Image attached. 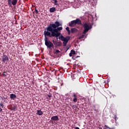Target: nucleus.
Segmentation results:
<instances>
[{
	"instance_id": "nucleus-18",
	"label": "nucleus",
	"mask_w": 129,
	"mask_h": 129,
	"mask_svg": "<svg viewBox=\"0 0 129 129\" xmlns=\"http://www.w3.org/2000/svg\"><path fill=\"white\" fill-rule=\"evenodd\" d=\"M85 37H86V35H85V34H84L79 37V39L81 40L82 39L85 38Z\"/></svg>"
},
{
	"instance_id": "nucleus-11",
	"label": "nucleus",
	"mask_w": 129,
	"mask_h": 129,
	"mask_svg": "<svg viewBox=\"0 0 129 129\" xmlns=\"http://www.w3.org/2000/svg\"><path fill=\"white\" fill-rule=\"evenodd\" d=\"M36 114L38 115H42L43 114V112L41 110H37Z\"/></svg>"
},
{
	"instance_id": "nucleus-30",
	"label": "nucleus",
	"mask_w": 129,
	"mask_h": 129,
	"mask_svg": "<svg viewBox=\"0 0 129 129\" xmlns=\"http://www.w3.org/2000/svg\"><path fill=\"white\" fill-rule=\"evenodd\" d=\"M0 111H3V109L0 107Z\"/></svg>"
},
{
	"instance_id": "nucleus-4",
	"label": "nucleus",
	"mask_w": 129,
	"mask_h": 129,
	"mask_svg": "<svg viewBox=\"0 0 129 129\" xmlns=\"http://www.w3.org/2000/svg\"><path fill=\"white\" fill-rule=\"evenodd\" d=\"M7 2L9 7H12V5L13 6H16L17 5L18 0H8Z\"/></svg>"
},
{
	"instance_id": "nucleus-8",
	"label": "nucleus",
	"mask_w": 129,
	"mask_h": 129,
	"mask_svg": "<svg viewBox=\"0 0 129 129\" xmlns=\"http://www.w3.org/2000/svg\"><path fill=\"white\" fill-rule=\"evenodd\" d=\"M73 96L74 97V99H73L74 102H77L78 99H77V95H76V94L74 93Z\"/></svg>"
},
{
	"instance_id": "nucleus-31",
	"label": "nucleus",
	"mask_w": 129,
	"mask_h": 129,
	"mask_svg": "<svg viewBox=\"0 0 129 129\" xmlns=\"http://www.w3.org/2000/svg\"><path fill=\"white\" fill-rule=\"evenodd\" d=\"M75 129H80V128H79V127H76Z\"/></svg>"
},
{
	"instance_id": "nucleus-3",
	"label": "nucleus",
	"mask_w": 129,
	"mask_h": 129,
	"mask_svg": "<svg viewBox=\"0 0 129 129\" xmlns=\"http://www.w3.org/2000/svg\"><path fill=\"white\" fill-rule=\"evenodd\" d=\"M83 28H84V31L83 32V34H86L89 30H91V29H92V26L89 25L88 23H85L83 25Z\"/></svg>"
},
{
	"instance_id": "nucleus-6",
	"label": "nucleus",
	"mask_w": 129,
	"mask_h": 129,
	"mask_svg": "<svg viewBox=\"0 0 129 129\" xmlns=\"http://www.w3.org/2000/svg\"><path fill=\"white\" fill-rule=\"evenodd\" d=\"M58 120H59V118L58 117V116L55 115L51 117L50 121L53 123V122H55V121H57Z\"/></svg>"
},
{
	"instance_id": "nucleus-1",
	"label": "nucleus",
	"mask_w": 129,
	"mask_h": 129,
	"mask_svg": "<svg viewBox=\"0 0 129 129\" xmlns=\"http://www.w3.org/2000/svg\"><path fill=\"white\" fill-rule=\"evenodd\" d=\"M60 26H62V24H60L59 21H55L54 23H50L46 27V31H44L45 45L48 49L53 48L54 44L50 40H48V37H47L49 38L54 37L58 40V37L61 36V33L59 32L63 30V27H60Z\"/></svg>"
},
{
	"instance_id": "nucleus-27",
	"label": "nucleus",
	"mask_w": 129,
	"mask_h": 129,
	"mask_svg": "<svg viewBox=\"0 0 129 129\" xmlns=\"http://www.w3.org/2000/svg\"><path fill=\"white\" fill-rule=\"evenodd\" d=\"M0 105L2 106V107H4V104L3 103H1Z\"/></svg>"
},
{
	"instance_id": "nucleus-17",
	"label": "nucleus",
	"mask_w": 129,
	"mask_h": 129,
	"mask_svg": "<svg viewBox=\"0 0 129 129\" xmlns=\"http://www.w3.org/2000/svg\"><path fill=\"white\" fill-rule=\"evenodd\" d=\"M52 3L55 5V6L58 5V4H57L58 3V1L57 0H52Z\"/></svg>"
},
{
	"instance_id": "nucleus-19",
	"label": "nucleus",
	"mask_w": 129,
	"mask_h": 129,
	"mask_svg": "<svg viewBox=\"0 0 129 129\" xmlns=\"http://www.w3.org/2000/svg\"><path fill=\"white\" fill-rule=\"evenodd\" d=\"M52 42H53V44L55 46H57V41H56V40H53Z\"/></svg>"
},
{
	"instance_id": "nucleus-9",
	"label": "nucleus",
	"mask_w": 129,
	"mask_h": 129,
	"mask_svg": "<svg viewBox=\"0 0 129 129\" xmlns=\"http://www.w3.org/2000/svg\"><path fill=\"white\" fill-rule=\"evenodd\" d=\"M75 26H76V24H75L74 20L72 21L70 23H69L70 27H75Z\"/></svg>"
},
{
	"instance_id": "nucleus-21",
	"label": "nucleus",
	"mask_w": 129,
	"mask_h": 129,
	"mask_svg": "<svg viewBox=\"0 0 129 129\" xmlns=\"http://www.w3.org/2000/svg\"><path fill=\"white\" fill-rule=\"evenodd\" d=\"M71 53L73 55H75V53H76L75 50H74L73 49H72V50H71Z\"/></svg>"
},
{
	"instance_id": "nucleus-12",
	"label": "nucleus",
	"mask_w": 129,
	"mask_h": 129,
	"mask_svg": "<svg viewBox=\"0 0 129 129\" xmlns=\"http://www.w3.org/2000/svg\"><path fill=\"white\" fill-rule=\"evenodd\" d=\"M71 33L72 34L77 33V29H76V28H72L71 29Z\"/></svg>"
},
{
	"instance_id": "nucleus-2",
	"label": "nucleus",
	"mask_w": 129,
	"mask_h": 129,
	"mask_svg": "<svg viewBox=\"0 0 129 129\" xmlns=\"http://www.w3.org/2000/svg\"><path fill=\"white\" fill-rule=\"evenodd\" d=\"M70 36H66V37L63 36V35H61V36H59L58 39L62 41V44L64 47H66L67 43H68L69 41L70 40Z\"/></svg>"
},
{
	"instance_id": "nucleus-7",
	"label": "nucleus",
	"mask_w": 129,
	"mask_h": 129,
	"mask_svg": "<svg viewBox=\"0 0 129 129\" xmlns=\"http://www.w3.org/2000/svg\"><path fill=\"white\" fill-rule=\"evenodd\" d=\"M75 22V24L76 25H81L82 23L81 22V21L79 19H77L76 20H74Z\"/></svg>"
},
{
	"instance_id": "nucleus-22",
	"label": "nucleus",
	"mask_w": 129,
	"mask_h": 129,
	"mask_svg": "<svg viewBox=\"0 0 129 129\" xmlns=\"http://www.w3.org/2000/svg\"><path fill=\"white\" fill-rule=\"evenodd\" d=\"M105 127H107V128H108V129H115V127H112V128H110L109 127H108L107 125H105Z\"/></svg>"
},
{
	"instance_id": "nucleus-26",
	"label": "nucleus",
	"mask_w": 129,
	"mask_h": 129,
	"mask_svg": "<svg viewBox=\"0 0 129 129\" xmlns=\"http://www.w3.org/2000/svg\"><path fill=\"white\" fill-rule=\"evenodd\" d=\"M68 35H70V34H71V31L70 30H69L68 31Z\"/></svg>"
},
{
	"instance_id": "nucleus-14",
	"label": "nucleus",
	"mask_w": 129,
	"mask_h": 129,
	"mask_svg": "<svg viewBox=\"0 0 129 129\" xmlns=\"http://www.w3.org/2000/svg\"><path fill=\"white\" fill-rule=\"evenodd\" d=\"M58 53H61V51L58 49H56L55 51H53V54H55V55H58Z\"/></svg>"
},
{
	"instance_id": "nucleus-13",
	"label": "nucleus",
	"mask_w": 129,
	"mask_h": 129,
	"mask_svg": "<svg viewBox=\"0 0 129 129\" xmlns=\"http://www.w3.org/2000/svg\"><path fill=\"white\" fill-rule=\"evenodd\" d=\"M50 13H54V12H56V8L52 7L49 9Z\"/></svg>"
},
{
	"instance_id": "nucleus-5",
	"label": "nucleus",
	"mask_w": 129,
	"mask_h": 129,
	"mask_svg": "<svg viewBox=\"0 0 129 129\" xmlns=\"http://www.w3.org/2000/svg\"><path fill=\"white\" fill-rule=\"evenodd\" d=\"M9 56L6 55V54H4L2 56V60L3 63H6V62H9Z\"/></svg>"
},
{
	"instance_id": "nucleus-16",
	"label": "nucleus",
	"mask_w": 129,
	"mask_h": 129,
	"mask_svg": "<svg viewBox=\"0 0 129 129\" xmlns=\"http://www.w3.org/2000/svg\"><path fill=\"white\" fill-rule=\"evenodd\" d=\"M56 46L57 47H61L62 46V42L61 41L57 42Z\"/></svg>"
},
{
	"instance_id": "nucleus-33",
	"label": "nucleus",
	"mask_w": 129,
	"mask_h": 129,
	"mask_svg": "<svg viewBox=\"0 0 129 129\" xmlns=\"http://www.w3.org/2000/svg\"><path fill=\"white\" fill-rule=\"evenodd\" d=\"M101 129H102V128H101Z\"/></svg>"
},
{
	"instance_id": "nucleus-25",
	"label": "nucleus",
	"mask_w": 129,
	"mask_h": 129,
	"mask_svg": "<svg viewBox=\"0 0 129 129\" xmlns=\"http://www.w3.org/2000/svg\"><path fill=\"white\" fill-rule=\"evenodd\" d=\"M35 12H36V14H38L39 13V12L38 11V10H37L36 9H35Z\"/></svg>"
},
{
	"instance_id": "nucleus-29",
	"label": "nucleus",
	"mask_w": 129,
	"mask_h": 129,
	"mask_svg": "<svg viewBox=\"0 0 129 129\" xmlns=\"http://www.w3.org/2000/svg\"><path fill=\"white\" fill-rule=\"evenodd\" d=\"M47 96L48 97H52V95H48Z\"/></svg>"
},
{
	"instance_id": "nucleus-10",
	"label": "nucleus",
	"mask_w": 129,
	"mask_h": 129,
	"mask_svg": "<svg viewBox=\"0 0 129 129\" xmlns=\"http://www.w3.org/2000/svg\"><path fill=\"white\" fill-rule=\"evenodd\" d=\"M17 97V96H16L14 94H10V98L11 99H13V100H15V99Z\"/></svg>"
},
{
	"instance_id": "nucleus-15",
	"label": "nucleus",
	"mask_w": 129,
	"mask_h": 129,
	"mask_svg": "<svg viewBox=\"0 0 129 129\" xmlns=\"http://www.w3.org/2000/svg\"><path fill=\"white\" fill-rule=\"evenodd\" d=\"M11 110H14L15 111L16 109H17V105H14L11 107Z\"/></svg>"
},
{
	"instance_id": "nucleus-23",
	"label": "nucleus",
	"mask_w": 129,
	"mask_h": 129,
	"mask_svg": "<svg viewBox=\"0 0 129 129\" xmlns=\"http://www.w3.org/2000/svg\"><path fill=\"white\" fill-rule=\"evenodd\" d=\"M114 118L115 121H116V119H118V118H117V116H116V115H114Z\"/></svg>"
},
{
	"instance_id": "nucleus-24",
	"label": "nucleus",
	"mask_w": 129,
	"mask_h": 129,
	"mask_svg": "<svg viewBox=\"0 0 129 129\" xmlns=\"http://www.w3.org/2000/svg\"><path fill=\"white\" fill-rule=\"evenodd\" d=\"M66 30H67V31L68 32V31H70V28H69V27H67Z\"/></svg>"
},
{
	"instance_id": "nucleus-32",
	"label": "nucleus",
	"mask_w": 129,
	"mask_h": 129,
	"mask_svg": "<svg viewBox=\"0 0 129 129\" xmlns=\"http://www.w3.org/2000/svg\"><path fill=\"white\" fill-rule=\"evenodd\" d=\"M68 49H69V48H67V50H68Z\"/></svg>"
},
{
	"instance_id": "nucleus-28",
	"label": "nucleus",
	"mask_w": 129,
	"mask_h": 129,
	"mask_svg": "<svg viewBox=\"0 0 129 129\" xmlns=\"http://www.w3.org/2000/svg\"><path fill=\"white\" fill-rule=\"evenodd\" d=\"M72 55H73V54L71 52L70 53V54H69L70 57H72Z\"/></svg>"
},
{
	"instance_id": "nucleus-20",
	"label": "nucleus",
	"mask_w": 129,
	"mask_h": 129,
	"mask_svg": "<svg viewBox=\"0 0 129 129\" xmlns=\"http://www.w3.org/2000/svg\"><path fill=\"white\" fill-rule=\"evenodd\" d=\"M2 76H4L5 77H6L7 76V72H4L2 74Z\"/></svg>"
}]
</instances>
